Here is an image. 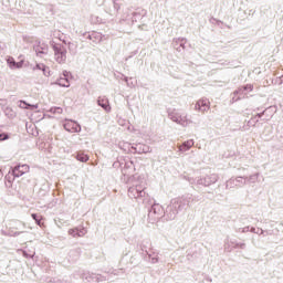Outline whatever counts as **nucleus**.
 I'll use <instances>...</instances> for the list:
<instances>
[{"instance_id":"obj_5","label":"nucleus","mask_w":283,"mask_h":283,"mask_svg":"<svg viewBox=\"0 0 283 283\" xmlns=\"http://www.w3.org/2000/svg\"><path fill=\"white\" fill-rule=\"evenodd\" d=\"M98 105L105 109V112H109L112 107L109 106V101L107 98H99L97 101Z\"/></svg>"},{"instance_id":"obj_2","label":"nucleus","mask_w":283,"mask_h":283,"mask_svg":"<svg viewBox=\"0 0 283 283\" xmlns=\"http://www.w3.org/2000/svg\"><path fill=\"white\" fill-rule=\"evenodd\" d=\"M64 129L71 134H78L81 132V125L74 120H66L64 123Z\"/></svg>"},{"instance_id":"obj_11","label":"nucleus","mask_w":283,"mask_h":283,"mask_svg":"<svg viewBox=\"0 0 283 283\" xmlns=\"http://www.w3.org/2000/svg\"><path fill=\"white\" fill-rule=\"evenodd\" d=\"M0 140H8V134H0Z\"/></svg>"},{"instance_id":"obj_7","label":"nucleus","mask_w":283,"mask_h":283,"mask_svg":"<svg viewBox=\"0 0 283 283\" xmlns=\"http://www.w3.org/2000/svg\"><path fill=\"white\" fill-rule=\"evenodd\" d=\"M20 107H21L22 109H28L29 107H32V109H39V105H38V104H35V105H30V104H28V103H25V102H23V101H20Z\"/></svg>"},{"instance_id":"obj_10","label":"nucleus","mask_w":283,"mask_h":283,"mask_svg":"<svg viewBox=\"0 0 283 283\" xmlns=\"http://www.w3.org/2000/svg\"><path fill=\"white\" fill-rule=\"evenodd\" d=\"M31 217L33 218V220H35V222H36V224L39 226V227H41L43 223L41 222V217H39V216H36V214H31Z\"/></svg>"},{"instance_id":"obj_9","label":"nucleus","mask_w":283,"mask_h":283,"mask_svg":"<svg viewBox=\"0 0 283 283\" xmlns=\"http://www.w3.org/2000/svg\"><path fill=\"white\" fill-rule=\"evenodd\" d=\"M57 83L61 87H70V81L67 78H60Z\"/></svg>"},{"instance_id":"obj_4","label":"nucleus","mask_w":283,"mask_h":283,"mask_svg":"<svg viewBox=\"0 0 283 283\" xmlns=\"http://www.w3.org/2000/svg\"><path fill=\"white\" fill-rule=\"evenodd\" d=\"M28 171H30V166L20 165V166L14 167L13 175L19 178L20 176H23V174H28Z\"/></svg>"},{"instance_id":"obj_1","label":"nucleus","mask_w":283,"mask_h":283,"mask_svg":"<svg viewBox=\"0 0 283 283\" xmlns=\"http://www.w3.org/2000/svg\"><path fill=\"white\" fill-rule=\"evenodd\" d=\"M54 54H55V60L57 63H65V59H67L66 54L67 52L63 46H53Z\"/></svg>"},{"instance_id":"obj_6","label":"nucleus","mask_w":283,"mask_h":283,"mask_svg":"<svg viewBox=\"0 0 283 283\" xmlns=\"http://www.w3.org/2000/svg\"><path fill=\"white\" fill-rule=\"evenodd\" d=\"M193 147V140H187L181 146H179V151H187Z\"/></svg>"},{"instance_id":"obj_8","label":"nucleus","mask_w":283,"mask_h":283,"mask_svg":"<svg viewBox=\"0 0 283 283\" xmlns=\"http://www.w3.org/2000/svg\"><path fill=\"white\" fill-rule=\"evenodd\" d=\"M76 159L80 160V163H87V160H90V156L85 153H78Z\"/></svg>"},{"instance_id":"obj_3","label":"nucleus","mask_w":283,"mask_h":283,"mask_svg":"<svg viewBox=\"0 0 283 283\" xmlns=\"http://www.w3.org/2000/svg\"><path fill=\"white\" fill-rule=\"evenodd\" d=\"M210 107L211 105L207 99H199L196 104L197 112H201V114L209 112Z\"/></svg>"}]
</instances>
